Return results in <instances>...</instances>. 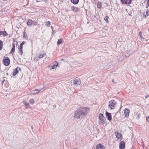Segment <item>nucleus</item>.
<instances>
[{
  "label": "nucleus",
  "instance_id": "obj_40",
  "mask_svg": "<svg viewBox=\"0 0 149 149\" xmlns=\"http://www.w3.org/2000/svg\"><path fill=\"white\" fill-rule=\"evenodd\" d=\"M149 97V95H147L145 96V98H147Z\"/></svg>",
  "mask_w": 149,
  "mask_h": 149
},
{
  "label": "nucleus",
  "instance_id": "obj_18",
  "mask_svg": "<svg viewBox=\"0 0 149 149\" xmlns=\"http://www.w3.org/2000/svg\"><path fill=\"white\" fill-rule=\"evenodd\" d=\"M24 103L25 105V107L27 108H30V105L29 103L26 101L24 102Z\"/></svg>",
  "mask_w": 149,
  "mask_h": 149
},
{
  "label": "nucleus",
  "instance_id": "obj_12",
  "mask_svg": "<svg viewBox=\"0 0 149 149\" xmlns=\"http://www.w3.org/2000/svg\"><path fill=\"white\" fill-rule=\"evenodd\" d=\"M118 59L120 61H122L125 59L124 57L123 54H120L117 56Z\"/></svg>",
  "mask_w": 149,
  "mask_h": 149
},
{
  "label": "nucleus",
  "instance_id": "obj_5",
  "mask_svg": "<svg viewBox=\"0 0 149 149\" xmlns=\"http://www.w3.org/2000/svg\"><path fill=\"white\" fill-rule=\"evenodd\" d=\"M10 61L8 57H6L3 60V62L5 66H8L10 63Z\"/></svg>",
  "mask_w": 149,
  "mask_h": 149
},
{
  "label": "nucleus",
  "instance_id": "obj_23",
  "mask_svg": "<svg viewBox=\"0 0 149 149\" xmlns=\"http://www.w3.org/2000/svg\"><path fill=\"white\" fill-rule=\"evenodd\" d=\"M132 0H125L124 3L125 4H130L132 2Z\"/></svg>",
  "mask_w": 149,
  "mask_h": 149
},
{
  "label": "nucleus",
  "instance_id": "obj_22",
  "mask_svg": "<svg viewBox=\"0 0 149 149\" xmlns=\"http://www.w3.org/2000/svg\"><path fill=\"white\" fill-rule=\"evenodd\" d=\"M71 1L73 4H77L79 1V0H71Z\"/></svg>",
  "mask_w": 149,
  "mask_h": 149
},
{
  "label": "nucleus",
  "instance_id": "obj_4",
  "mask_svg": "<svg viewBox=\"0 0 149 149\" xmlns=\"http://www.w3.org/2000/svg\"><path fill=\"white\" fill-rule=\"evenodd\" d=\"M37 23L35 21H33L31 19L28 20L27 22V25L29 26H32L36 25Z\"/></svg>",
  "mask_w": 149,
  "mask_h": 149
},
{
  "label": "nucleus",
  "instance_id": "obj_44",
  "mask_svg": "<svg viewBox=\"0 0 149 149\" xmlns=\"http://www.w3.org/2000/svg\"><path fill=\"white\" fill-rule=\"evenodd\" d=\"M31 128H32V129H33V127L32 126H31Z\"/></svg>",
  "mask_w": 149,
  "mask_h": 149
},
{
  "label": "nucleus",
  "instance_id": "obj_14",
  "mask_svg": "<svg viewBox=\"0 0 149 149\" xmlns=\"http://www.w3.org/2000/svg\"><path fill=\"white\" fill-rule=\"evenodd\" d=\"M1 35H2L4 36H6L8 35V34L5 31H0V36Z\"/></svg>",
  "mask_w": 149,
  "mask_h": 149
},
{
  "label": "nucleus",
  "instance_id": "obj_35",
  "mask_svg": "<svg viewBox=\"0 0 149 149\" xmlns=\"http://www.w3.org/2000/svg\"><path fill=\"white\" fill-rule=\"evenodd\" d=\"M136 115H137V116H138V119H139V118L140 116H141L140 114V113H136Z\"/></svg>",
  "mask_w": 149,
  "mask_h": 149
},
{
  "label": "nucleus",
  "instance_id": "obj_29",
  "mask_svg": "<svg viewBox=\"0 0 149 149\" xmlns=\"http://www.w3.org/2000/svg\"><path fill=\"white\" fill-rule=\"evenodd\" d=\"M29 102L30 103L32 104H33L34 102V100L33 99H31L29 100Z\"/></svg>",
  "mask_w": 149,
  "mask_h": 149
},
{
  "label": "nucleus",
  "instance_id": "obj_38",
  "mask_svg": "<svg viewBox=\"0 0 149 149\" xmlns=\"http://www.w3.org/2000/svg\"><path fill=\"white\" fill-rule=\"evenodd\" d=\"M149 119V117L148 118L146 117V120L149 123V121L148 120V119Z\"/></svg>",
  "mask_w": 149,
  "mask_h": 149
},
{
  "label": "nucleus",
  "instance_id": "obj_46",
  "mask_svg": "<svg viewBox=\"0 0 149 149\" xmlns=\"http://www.w3.org/2000/svg\"><path fill=\"white\" fill-rule=\"evenodd\" d=\"M19 69L20 70V69H20V68H19Z\"/></svg>",
  "mask_w": 149,
  "mask_h": 149
},
{
  "label": "nucleus",
  "instance_id": "obj_10",
  "mask_svg": "<svg viewBox=\"0 0 149 149\" xmlns=\"http://www.w3.org/2000/svg\"><path fill=\"white\" fill-rule=\"evenodd\" d=\"M104 146L101 143H99L96 146V149H104Z\"/></svg>",
  "mask_w": 149,
  "mask_h": 149
},
{
  "label": "nucleus",
  "instance_id": "obj_43",
  "mask_svg": "<svg viewBox=\"0 0 149 149\" xmlns=\"http://www.w3.org/2000/svg\"><path fill=\"white\" fill-rule=\"evenodd\" d=\"M6 74H7V75H9V74H8V73H6Z\"/></svg>",
  "mask_w": 149,
  "mask_h": 149
},
{
  "label": "nucleus",
  "instance_id": "obj_20",
  "mask_svg": "<svg viewBox=\"0 0 149 149\" xmlns=\"http://www.w3.org/2000/svg\"><path fill=\"white\" fill-rule=\"evenodd\" d=\"M63 40L62 38H61L60 39H58L57 42V44L58 45H59L63 43Z\"/></svg>",
  "mask_w": 149,
  "mask_h": 149
},
{
  "label": "nucleus",
  "instance_id": "obj_37",
  "mask_svg": "<svg viewBox=\"0 0 149 149\" xmlns=\"http://www.w3.org/2000/svg\"><path fill=\"white\" fill-rule=\"evenodd\" d=\"M125 0H121V2L123 3H125Z\"/></svg>",
  "mask_w": 149,
  "mask_h": 149
},
{
  "label": "nucleus",
  "instance_id": "obj_9",
  "mask_svg": "<svg viewBox=\"0 0 149 149\" xmlns=\"http://www.w3.org/2000/svg\"><path fill=\"white\" fill-rule=\"evenodd\" d=\"M106 115L107 119L110 121L112 119L111 113L107 111L106 113Z\"/></svg>",
  "mask_w": 149,
  "mask_h": 149
},
{
  "label": "nucleus",
  "instance_id": "obj_31",
  "mask_svg": "<svg viewBox=\"0 0 149 149\" xmlns=\"http://www.w3.org/2000/svg\"><path fill=\"white\" fill-rule=\"evenodd\" d=\"M108 18H109V17L107 16H106L104 17V20H105V21L107 22H108Z\"/></svg>",
  "mask_w": 149,
  "mask_h": 149
},
{
  "label": "nucleus",
  "instance_id": "obj_11",
  "mask_svg": "<svg viewBox=\"0 0 149 149\" xmlns=\"http://www.w3.org/2000/svg\"><path fill=\"white\" fill-rule=\"evenodd\" d=\"M12 45H13V47L12 48V49L11 50L10 52V54H11L13 55V54L15 52V44L14 43H12Z\"/></svg>",
  "mask_w": 149,
  "mask_h": 149
},
{
  "label": "nucleus",
  "instance_id": "obj_42",
  "mask_svg": "<svg viewBox=\"0 0 149 149\" xmlns=\"http://www.w3.org/2000/svg\"><path fill=\"white\" fill-rule=\"evenodd\" d=\"M112 81L113 82H114V80H113H113H112Z\"/></svg>",
  "mask_w": 149,
  "mask_h": 149
},
{
  "label": "nucleus",
  "instance_id": "obj_3",
  "mask_svg": "<svg viewBox=\"0 0 149 149\" xmlns=\"http://www.w3.org/2000/svg\"><path fill=\"white\" fill-rule=\"evenodd\" d=\"M109 103V107L111 109H114V107L116 106V101L114 100L110 101Z\"/></svg>",
  "mask_w": 149,
  "mask_h": 149
},
{
  "label": "nucleus",
  "instance_id": "obj_36",
  "mask_svg": "<svg viewBox=\"0 0 149 149\" xmlns=\"http://www.w3.org/2000/svg\"><path fill=\"white\" fill-rule=\"evenodd\" d=\"M55 30H53V31H52V34H53V35H54L55 34Z\"/></svg>",
  "mask_w": 149,
  "mask_h": 149
},
{
  "label": "nucleus",
  "instance_id": "obj_17",
  "mask_svg": "<svg viewBox=\"0 0 149 149\" xmlns=\"http://www.w3.org/2000/svg\"><path fill=\"white\" fill-rule=\"evenodd\" d=\"M143 15L144 18H146L147 16H148L149 15V10L147 9L146 12V15H145V13H143Z\"/></svg>",
  "mask_w": 149,
  "mask_h": 149
},
{
  "label": "nucleus",
  "instance_id": "obj_7",
  "mask_svg": "<svg viewBox=\"0 0 149 149\" xmlns=\"http://www.w3.org/2000/svg\"><path fill=\"white\" fill-rule=\"evenodd\" d=\"M124 114L125 115V118L128 117L129 115V113L130 112V111L127 108H125L124 110Z\"/></svg>",
  "mask_w": 149,
  "mask_h": 149
},
{
  "label": "nucleus",
  "instance_id": "obj_8",
  "mask_svg": "<svg viewBox=\"0 0 149 149\" xmlns=\"http://www.w3.org/2000/svg\"><path fill=\"white\" fill-rule=\"evenodd\" d=\"M119 147L120 149H123L125 147V143L123 141H122L120 143Z\"/></svg>",
  "mask_w": 149,
  "mask_h": 149
},
{
  "label": "nucleus",
  "instance_id": "obj_41",
  "mask_svg": "<svg viewBox=\"0 0 149 149\" xmlns=\"http://www.w3.org/2000/svg\"><path fill=\"white\" fill-rule=\"evenodd\" d=\"M51 28H52V31H53V30H53V26H52L51 27Z\"/></svg>",
  "mask_w": 149,
  "mask_h": 149
},
{
  "label": "nucleus",
  "instance_id": "obj_1",
  "mask_svg": "<svg viewBox=\"0 0 149 149\" xmlns=\"http://www.w3.org/2000/svg\"><path fill=\"white\" fill-rule=\"evenodd\" d=\"M89 112V108L85 107H80L75 111L74 117V118L82 119Z\"/></svg>",
  "mask_w": 149,
  "mask_h": 149
},
{
  "label": "nucleus",
  "instance_id": "obj_32",
  "mask_svg": "<svg viewBox=\"0 0 149 149\" xmlns=\"http://www.w3.org/2000/svg\"><path fill=\"white\" fill-rule=\"evenodd\" d=\"M58 64H57V65H53L52 66V68L50 69V70H51L52 69H54V68H55L57 66V65H58Z\"/></svg>",
  "mask_w": 149,
  "mask_h": 149
},
{
  "label": "nucleus",
  "instance_id": "obj_2",
  "mask_svg": "<svg viewBox=\"0 0 149 149\" xmlns=\"http://www.w3.org/2000/svg\"><path fill=\"white\" fill-rule=\"evenodd\" d=\"M99 118L100 119L99 123L100 124H103L105 123V119L102 113L99 114Z\"/></svg>",
  "mask_w": 149,
  "mask_h": 149
},
{
  "label": "nucleus",
  "instance_id": "obj_47",
  "mask_svg": "<svg viewBox=\"0 0 149 149\" xmlns=\"http://www.w3.org/2000/svg\"><path fill=\"white\" fill-rule=\"evenodd\" d=\"M111 0H110V1H111Z\"/></svg>",
  "mask_w": 149,
  "mask_h": 149
},
{
  "label": "nucleus",
  "instance_id": "obj_45",
  "mask_svg": "<svg viewBox=\"0 0 149 149\" xmlns=\"http://www.w3.org/2000/svg\"><path fill=\"white\" fill-rule=\"evenodd\" d=\"M73 149H77L76 148H74Z\"/></svg>",
  "mask_w": 149,
  "mask_h": 149
},
{
  "label": "nucleus",
  "instance_id": "obj_34",
  "mask_svg": "<svg viewBox=\"0 0 149 149\" xmlns=\"http://www.w3.org/2000/svg\"><path fill=\"white\" fill-rule=\"evenodd\" d=\"M31 94H37V93H35L34 91H31Z\"/></svg>",
  "mask_w": 149,
  "mask_h": 149
},
{
  "label": "nucleus",
  "instance_id": "obj_16",
  "mask_svg": "<svg viewBox=\"0 0 149 149\" xmlns=\"http://www.w3.org/2000/svg\"><path fill=\"white\" fill-rule=\"evenodd\" d=\"M115 134L117 138L119 139L122 137V135L120 133H118V132H116Z\"/></svg>",
  "mask_w": 149,
  "mask_h": 149
},
{
  "label": "nucleus",
  "instance_id": "obj_21",
  "mask_svg": "<svg viewBox=\"0 0 149 149\" xmlns=\"http://www.w3.org/2000/svg\"><path fill=\"white\" fill-rule=\"evenodd\" d=\"M3 42L0 40V51L2 50L3 48Z\"/></svg>",
  "mask_w": 149,
  "mask_h": 149
},
{
  "label": "nucleus",
  "instance_id": "obj_39",
  "mask_svg": "<svg viewBox=\"0 0 149 149\" xmlns=\"http://www.w3.org/2000/svg\"><path fill=\"white\" fill-rule=\"evenodd\" d=\"M26 34V32H24V33H23L24 37H25Z\"/></svg>",
  "mask_w": 149,
  "mask_h": 149
},
{
  "label": "nucleus",
  "instance_id": "obj_13",
  "mask_svg": "<svg viewBox=\"0 0 149 149\" xmlns=\"http://www.w3.org/2000/svg\"><path fill=\"white\" fill-rule=\"evenodd\" d=\"M71 9L74 12H77L79 10L78 8L74 6H71Z\"/></svg>",
  "mask_w": 149,
  "mask_h": 149
},
{
  "label": "nucleus",
  "instance_id": "obj_28",
  "mask_svg": "<svg viewBox=\"0 0 149 149\" xmlns=\"http://www.w3.org/2000/svg\"><path fill=\"white\" fill-rule=\"evenodd\" d=\"M34 59L36 61H38L40 59V58L38 57V56L37 55H36L34 57Z\"/></svg>",
  "mask_w": 149,
  "mask_h": 149
},
{
  "label": "nucleus",
  "instance_id": "obj_25",
  "mask_svg": "<svg viewBox=\"0 0 149 149\" xmlns=\"http://www.w3.org/2000/svg\"><path fill=\"white\" fill-rule=\"evenodd\" d=\"M102 3L101 2H98L97 3V7L100 8L102 7Z\"/></svg>",
  "mask_w": 149,
  "mask_h": 149
},
{
  "label": "nucleus",
  "instance_id": "obj_26",
  "mask_svg": "<svg viewBox=\"0 0 149 149\" xmlns=\"http://www.w3.org/2000/svg\"><path fill=\"white\" fill-rule=\"evenodd\" d=\"M22 48H23V47H19V52H20V54L21 55L23 54Z\"/></svg>",
  "mask_w": 149,
  "mask_h": 149
},
{
  "label": "nucleus",
  "instance_id": "obj_24",
  "mask_svg": "<svg viewBox=\"0 0 149 149\" xmlns=\"http://www.w3.org/2000/svg\"><path fill=\"white\" fill-rule=\"evenodd\" d=\"M45 25L47 26H49L51 25V22L49 21H47L45 22Z\"/></svg>",
  "mask_w": 149,
  "mask_h": 149
},
{
  "label": "nucleus",
  "instance_id": "obj_30",
  "mask_svg": "<svg viewBox=\"0 0 149 149\" xmlns=\"http://www.w3.org/2000/svg\"><path fill=\"white\" fill-rule=\"evenodd\" d=\"M146 8H149V0L147 1V5L146 6Z\"/></svg>",
  "mask_w": 149,
  "mask_h": 149
},
{
  "label": "nucleus",
  "instance_id": "obj_15",
  "mask_svg": "<svg viewBox=\"0 0 149 149\" xmlns=\"http://www.w3.org/2000/svg\"><path fill=\"white\" fill-rule=\"evenodd\" d=\"M44 87V86L41 85L40 88H39L38 89H36L34 90L35 93H38L39 91H40L41 90H42L43 88Z\"/></svg>",
  "mask_w": 149,
  "mask_h": 149
},
{
  "label": "nucleus",
  "instance_id": "obj_19",
  "mask_svg": "<svg viewBox=\"0 0 149 149\" xmlns=\"http://www.w3.org/2000/svg\"><path fill=\"white\" fill-rule=\"evenodd\" d=\"M18 72V67L15 69L13 71V75L15 76Z\"/></svg>",
  "mask_w": 149,
  "mask_h": 149
},
{
  "label": "nucleus",
  "instance_id": "obj_6",
  "mask_svg": "<svg viewBox=\"0 0 149 149\" xmlns=\"http://www.w3.org/2000/svg\"><path fill=\"white\" fill-rule=\"evenodd\" d=\"M74 84L76 85H79L81 84V81L79 78H76L74 79Z\"/></svg>",
  "mask_w": 149,
  "mask_h": 149
},
{
  "label": "nucleus",
  "instance_id": "obj_27",
  "mask_svg": "<svg viewBox=\"0 0 149 149\" xmlns=\"http://www.w3.org/2000/svg\"><path fill=\"white\" fill-rule=\"evenodd\" d=\"M44 55H45L44 54H40L39 55L38 57L40 59V58H42L44 56Z\"/></svg>",
  "mask_w": 149,
  "mask_h": 149
},
{
  "label": "nucleus",
  "instance_id": "obj_33",
  "mask_svg": "<svg viewBox=\"0 0 149 149\" xmlns=\"http://www.w3.org/2000/svg\"><path fill=\"white\" fill-rule=\"evenodd\" d=\"M25 42L24 41L22 42L21 44L20 45V47H23V45H24L25 43Z\"/></svg>",
  "mask_w": 149,
  "mask_h": 149
}]
</instances>
